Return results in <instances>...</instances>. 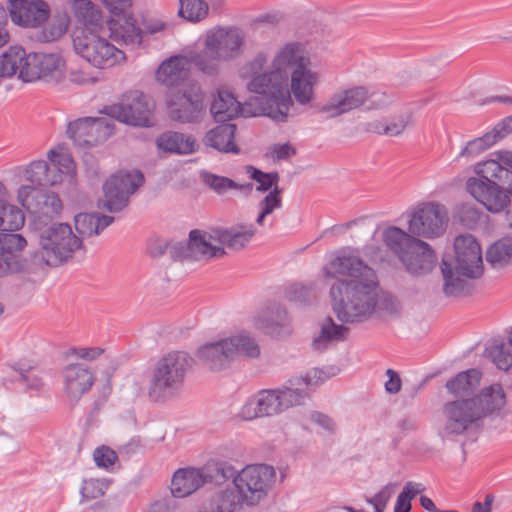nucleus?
Segmentation results:
<instances>
[{
	"instance_id": "nucleus-1",
	"label": "nucleus",
	"mask_w": 512,
	"mask_h": 512,
	"mask_svg": "<svg viewBox=\"0 0 512 512\" xmlns=\"http://www.w3.org/2000/svg\"><path fill=\"white\" fill-rule=\"evenodd\" d=\"M264 53L257 54L240 70L247 88L267 98V116L284 121L292 105L291 93L301 104L314 98L319 74L311 67L309 54L299 43H288L274 55L270 65Z\"/></svg>"
},
{
	"instance_id": "nucleus-2",
	"label": "nucleus",
	"mask_w": 512,
	"mask_h": 512,
	"mask_svg": "<svg viewBox=\"0 0 512 512\" xmlns=\"http://www.w3.org/2000/svg\"><path fill=\"white\" fill-rule=\"evenodd\" d=\"M327 275L336 279L330 296L333 310L341 321H360L372 314L377 303L378 282L370 267L355 256L340 255L329 264Z\"/></svg>"
},
{
	"instance_id": "nucleus-3",
	"label": "nucleus",
	"mask_w": 512,
	"mask_h": 512,
	"mask_svg": "<svg viewBox=\"0 0 512 512\" xmlns=\"http://www.w3.org/2000/svg\"><path fill=\"white\" fill-rule=\"evenodd\" d=\"M75 24L72 42L75 52L92 66L108 69L125 63L126 54L106 38L102 10L91 0H70Z\"/></svg>"
},
{
	"instance_id": "nucleus-4",
	"label": "nucleus",
	"mask_w": 512,
	"mask_h": 512,
	"mask_svg": "<svg viewBox=\"0 0 512 512\" xmlns=\"http://www.w3.org/2000/svg\"><path fill=\"white\" fill-rule=\"evenodd\" d=\"M244 35L238 28L216 26L207 30L203 37L204 49L192 54L194 67L207 76L220 72L222 61H230L243 52Z\"/></svg>"
},
{
	"instance_id": "nucleus-5",
	"label": "nucleus",
	"mask_w": 512,
	"mask_h": 512,
	"mask_svg": "<svg viewBox=\"0 0 512 512\" xmlns=\"http://www.w3.org/2000/svg\"><path fill=\"white\" fill-rule=\"evenodd\" d=\"M503 153H498L497 159L476 163L473 171L478 177H470L466 181L467 192L492 213L502 212L511 201L504 187L499 184L509 170V167L500 160Z\"/></svg>"
},
{
	"instance_id": "nucleus-6",
	"label": "nucleus",
	"mask_w": 512,
	"mask_h": 512,
	"mask_svg": "<svg viewBox=\"0 0 512 512\" xmlns=\"http://www.w3.org/2000/svg\"><path fill=\"white\" fill-rule=\"evenodd\" d=\"M454 249L455 273L446 262L442 264L444 292L448 296H457L464 289V281L456 274L477 278L482 275L484 269L481 246L474 236L470 234L457 236Z\"/></svg>"
},
{
	"instance_id": "nucleus-7",
	"label": "nucleus",
	"mask_w": 512,
	"mask_h": 512,
	"mask_svg": "<svg viewBox=\"0 0 512 512\" xmlns=\"http://www.w3.org/2000/svg\"><path fill=\"white\" fill-rule=\"evenodd\" d=\"M383 240L411 274H426L436 265V255L431 246L398 227L387 228Z\"/></svg>"
},
{
	"instance_id": "nucleus-8",
	"label": "nucleus",
	"mask_w": 512,
	"mask_h": 512,
	"mask_svg": "<svg viewBox=\"0 0 512 512\" xmlns=\"http://www.w3.org/2000/svg\"><path fill=\"white\" fill-rule=\"evenodd\" d=\"M39 238V255L49 266H58L67 261L74 251L81 247V239L70 225L52 223L48 225L42 217L35 221Z\"/></svg>"
},
{
	"instance_id": "nucleus-9",
	"label": "nucleus",
	"mask_w": 512,
	"mask_h": 512,
	"mask_svg": "<svg viewBox=\"0 0 512 512\" xmlns=\"http://www.w3.org/2000/svg\"><path fill=\"white\" fill-rule=\"evenodd\" d=\"M51 165L43 160L30 163L23 171V179L35 188L55 185L68 179H74L76 166L71 155L62 147L51 150L48 154Z\"/></svg>"
},
{
	"instance_id": "nucleus-10",
	"label": "nucleus",
	"mask_w": 512,
	"mask_h": 512,
	"mask_svg": "<svg viewBox=\"0 0 512 512\" xmlns=\"http://www.w3.org/2000/svg\"><path fill=\"white\" fill-rule=\"evenodd\" d=\"M192 363V358L183 351H171L163 355L152 373L150 397L158 399L166 391L181 387Z\"/></svg>"
},
{
	"instance_id": "nucleus-11",
	"label": "nucleus",
	"mask_w": 512,
	"mask_h": 512,
	"mask_svg": "<svg viewBox=\"0 0 512 512\" xmlns=\"http://www.w3.org/2000/svg\"><path fill=\"white\" fill-rule=\"evenodd\" d=\"M260 354L258 344L248 335L240 334L217 343L207 344L200 348L199 357L211 370L226 367L231 360L239 355L257 357Z\"/></svg>"
},
{
	"instance_id": "nucleus-12",
	"label": "nucleus",
	"mask_w": 512,
	"mask_h": 512,
	"mask_svg": "<svg viewBox=\"0 0 512 512\" xmlns=\"http://www.w3.org/2000/svg\"><path fill=\"white\" fill-rule=\"evenodd\" d=\"M449 217L444 205L423 202L415 206L408 221V231L413 237L433 239L444 234Z\"/></svg>"
},
{
	"instance_id": "nucleus-13",
	"label": "nucleus",
	"mask_w": 512,
	"mask_h": 512,
	"mask_svg": "<svg viewBox=\"0 0 512 512\" xmlns=\"http://www.w3.org/2000/svg\"><path fill=\"white\" fill-rule=\"evenodd\" d=\"M132 0H100L101 5L111 14L105 21L108 37L119 45H135L141 42V31L132 16L126 14Z\"/></svg>"
},
{
	"instance_id": "nucleus-14",
	"label": "nucleus",
	"mask_w": 512,
	"mask_h": 512,
	"mask_svg": "<svg viewBox=\"0 0 512 512\" xmlns=\"http://www.w3.org/2000/svg\"><path fill=\"white\" fill-rule=\"evenodd\" d=\"M106 110L110 117L120 122L134 126H151L154 103L140 91H129L118 104L111 105Z\"/></svg>"
},
{
	"instance_id": "nucleus-15",
	"label": "nucleus",
	"mask_w": 512,
	"mask_h": 512,
	"mask_svg": "<svg viewBox=\"0 0 512 512\" xmlns=\"http://www.w3.org/2000/svg\"><path fill=\"white\" fill-rule=\"evenodd\" d=\"M275 479V471L267 465H249L235 477L234 484L250 504L260 501L268 492Z\"/></svg>"
},
{
	"instance_id": "nucleus-16",
	"label": "nucleus",
	"mask_w": 512,
	"mask_h": 512,
	"mask_svg": "<svg viewBox=\"0 0 512 512\" xmlns=\"http://www.w3.org/2000/svg\"><path fill=\"white\" fill-rule=\"evenodd\" d=\"M204 95L196 83H186L180 89L172 90L167 97L170 117L181 122H192L203 109Z\"/></svg>"
},
{
	"instance_id": "nucleus-17",
	"label": "nucleus",
	"mask_w": 512,
	"mask_h": 512,
	"mask_svg": "<svg viewBox=\"0 0 512 512\" xmlns=\"http://www.w3.org/2000/svg\"><path fill=\"white\" fill-rule=\"evenodd\" d=\"M143 182L144 177L139 171H120L112 175L103 187L104 199L102 200V207L111 212L123 209L128 203L129 196Z\"/></svg>"
},
{
	"instance_id": "nucleus-18",
	"label": "nucleus",
	"mask_w": 512,
	"mask_h": 512,
	"mask_svg": "<svg viewBox=\"0 0 512 512\" xmlns=\"http://www.w3.org/2000/svg\"><path fill=\"white\" fill-rule=\"evenodd\" d=\"M216 232L192 230L186 245L178 244L172 247L170 253L180 260H200L221 257L225 254L223 247L218 243Z\"/></svg>"
},
{
	"instance_id": "nucleus-19",
	"label": "nucleus",
	"mask_w": 512,
	"mask_h": 512,
	"mask_svg": "<svg viewBox=\"0 0 512 512\" xmlns=\"http://www.w3.org/2000/svg\"><path fill=\"white\" fill-rule=\"evenodd\" d=\"M268 106L264 107L259 103V98H255L254 102H246L241 104L226 88H220L217 96L211 105V113L216 121L225 122L237 116L253 117L258 115H267Z\"/></svg>"
},
{
	"instance_id": "nucleus-20",
	"label": "nucleus",
	"mask_w": 512,
	"mask_h": 512,
	"mask_svg": "<svg viewBox=\"0 0 512 512\" xmlns=\"http://www.w3.org/2000/svg\"><path fill=\"white\" fill-rule=\"evenodd\" d=\"M443 433L458 435L465 432L472 423L481 418V411L476 407V401L467 399L452 401L443 410Z\"/></svg>"
},
{
	"instance_id": "nucleus-21",
	"label": "nucleus",
	"mask_w": 512,
	"mask_h": 512,
	"mask_svg": "<svg viewBox=\"0 0 512 512\" xmlns=\"http://www.w3.org/2000/svg\"><path fill=\"white\" fill-rule=\"evenodd\" d=\"M69 137L81 147H92L105 141L113 126L107 118H81L69 123Z\"/></svg>"
},
{
	"instance_id": "nucleus-22",
	"label": "nucleus",
	"mask_w": 512,
	"mask_h": 512,
	"mask_svg": "<svg viewBox=\"0 0 512 512\" xmlns=\"http://www.w3.org/2000/svg\"><path fill=\"white\" fill-rule=\"evenodd\" d=\"M11 20L25 28H35L49 19L50 7L43 0H11Z\"/></svg>"
},
{
	"instance_id": "nucleus-23",
	"label": "nucleus",
	"mask_w": 512,
	"mask_h": 512,
	"mask_svg": "<svg viewBox=\"0 0 512 512\" xmlns=\"http://www.w3.org/2000/svg\"><path fill=\"white\" fill-rule=\"evenodd\" d=\"M193 65L192 55H175L163 61L156 71V80L167 87L183 86L188 78L190 66Z\"/></svg>"
},
{
	"instance_id": "nucleus-24",
	"label": "nucleus",
	"mask_w": 512,
	"mask_h": 512,
	"mask_svg": "<svg viewBox=\"0 0 512 512\" xmlns=\"http://www.w3.org/2000/svg\"><path fill=\"white\" fill-rule=\"evenodd\" d=\"M368 91L364 87H353L335 93L320 108L327 117H337L361 106L368 99Z\"/></svg>"
},
{
	"instance_id": "nucleus-25",
	"label": "nucleus",
	"mask_w": 512,
	"mask_h": 512,
	"mask_svg": "<svg viewBox=\"0 0 512 512\" xmlns=\"http://www.w3.org/2000/svg\"><path fill=\"white\" fill-rule=\"evenodd\" d=\"M252 178L258 183L256 187L258 191H268L273 188V190L269 192V194H267L259 204L261 211L256 221L259 225H262L264 218L281 206L282 191L278 187L279 176L277 173H264L259 170H254Z\"/></svg>"
},
{
	"instance_id": "nucleus-26",
	"label": "nucleus",
	"mask_w": 512,
	"mask_h": 512,
	"mask_svg": "<svg viewBox=\"0 0 512 512\" xmlns=\"http://www.w3.org/2000/svg\"><path fill=\"white\" fill-rule=\"evenodd\" d=\"M64 391L73 399L80 398L91 389L94 384V374L86 366L71 364L63 369Z\"/></svg>"
},
{
	"instance_id": "nucleus-27",
	"label": "nucleus",
	"mask_w": 512,
	"mask_h": 512,
	"mask_svg": "<svg viewBox=\"0 0 512 512\" xmlns=\"http://www.w3.org/2000/svg\"><path fill=\"white\" fill-rule=\"evenodd\" d=\"M210 479L203 469L180 468L173 475L171 493L177 498L189 496Z\"/></svg>"
},
{
	"instance_id": "nucleus-28",
	"label": "nucleus",
	"mask_w": 512,
	"mask_h": 512,
	"mask_svg": "<svg viewBox=\"0 0 512 512\" xmlns=\"http://www.w3.org/2000/svg\"><path fill=\"white\" fill-rule=\"evenodd\" d=\"M256 326L265 333L274 337H280L291 333L287 313L279 307L263 310L259 315Z\"/></svg>"
},
{
	"instance_id": "nucleus-29",
	"label": "nucleus",
	"mask_w": 512,
	"mask_h": 512,
	"mask_svg": "<svg viewBox=\"0 0 512 512\" xmlns=\"http://www.w3.org/2000/svg\"><path fill=\"white\" fill-rule=\"evenodd\" d=\"M236 125L226 123L210 130L205 137V143L220 152L238 153V146L234 142Z\"/></svg>"
},
{
	"instance_id": "nucleus-30",
	"label": "nucleus",
	"mask_w": 512,
	"mask_h": 512,
	"mask_svg": "<svg viewBox=\"0 0 512 512\" xmlns=\"http://www.w3.org/2000/svg\"><path fill=\"white\" fill-rule=\"evenodd\" d=\"M473 400L476 401L477 409L481 411V417L502 409L507 403L506 393L500 384H492Z\"/></svg>"
},
{
	"instance_id": "nucleus-31",
	"label": "nucleus",
	"mask_w": 512,
	"mask_h": 512,
	"mask_svg": "<svg viewBox=\"0 0 512 512\" xmlns=\"http://www.w3.org/2000/svg\"><path fill=\"white\" fill-rule=\"evenodd\" d=\"M157 145L160 149L179 154H189L196 150V142L190 137L177 132H167L162 134Z\"/></svg>"
},
{
	"instance_id": "nucleus-32",
	"label": "nucleus",
	"mask_w": 512,
	"mask_h": 512,
	"mask_svg": "<svg viewBox=\"0 0 512 512\" xmlns=\"http://www.w3.org/2000/svg\"><path fill=\"white\" fill-rule=\"evenodd\" d=\"M27 246L26 239L15 233H0V257L8 260H19L20 267L24 269L25 259L21 256V252Z\"/></svg>"
},
{
	"instance_id": "nucleus-33",
	"label": "nucleus",
	"mask_w": 512,
	"mask_h": 512,
	"mask_svg": "<svg viewBox=\"0 0 512 512\" xmlns=\"http://www.w3.org/2000/svg\"><path fill=\"white\" fill-rule=\"evenodd\" d=\"M480 379L481 373L477 369H470L448 381L446 387L455 396H468L479 386Z\"/></svg>"
},
{
	"instance_id": "nucleus-34",
	"label": "nucleus",
	"mask_w": 512,
	"mask_h": 512,
	"mask_svg": "<svg viewBox=\"0 0 512 512\" xmlns=\"http://www.w3.org/2000/svg\"><path fill=\"white\" fill-rule=\"evenodd\" d=\"M113 221L109 216L81 213L75 216V228L81 236H92L107 227Z\"/></svg>"
},
{
	"instance_id": "nucleus-35",
	"label": "nucleus",
	"mask_w": 512,
	"mask_h": 512,
	"mask_svg": "<svg viewBox=\"0 0 512 512\" xmlns=\"http://www.w3.org/2000/svg\"><path fill=\"white\" fill-rule=\"evenodd\" d=\"M486 260L495 268L512 264V238L504 237L493 243L487 249Z\"/></svg>"
},
{
	"instance_id": "nucleus-36",
	"label": "nucleus",
	"mask_w": 512,
	"mask_h": 512,
	"mask_svg": "<svg viewBox=\"0 0 512 512\" xmlns=\"http://www.w3.org/2000/svg\"><path fill=\"white\" fill-rule=\"evenodd\" d=\"M66 62L58 54L40 53L39 80H58L65 71Z\"/></svg>"
},
{
	"instance_id": "nucleus-37",
	"label": "nucleus",
	"mask_w": 512,
	"mask_h": 512,
	"mask_svg": "<svg viewBox=\"0 0 512 512\" xmlns=\"http://www.w3.org/2000/svg\"><path fill=\"white\" fill-rule=\"evenodd\" d=\"M70 16L66 12L55 14L43 27L38 38L43 42L60 39L68 31Z\"/></svg>"
},
{
	"instance_id": "nucleus-38",
	"label": "nucleus",
	"mask_w": 512,
	"mask_h": 512,
	"mask_svg": "<svg viewBox=\"0 0 512 512\" xmlns=\"http://www.w3.org/2000/svg\"><path fill=\"white\" fill-rule=\"evenodd\" d=\"M25 215L15 205L7 203V200L0 204V230L17 231L23 227Z\"/></svg>"
},
{
	"instance_id": "nucleus-39",
	"label": "nucleus",
	"mask_w": 512,
	"mask_h": 512,
	"mask_svg": "<svg viewBox=\"0 0 512 512\" xmlns=\"http://www.w3.org/2000/svg\"><path fill=\"white\" fill-rule=\"evenodd\" d=\"M25 50L22 47H10L0 59V77H11L20 74Z\"/></svg>"
},
{
	"instance_id": "nucleus-40",
	"label": "nucleus",
	"mask_w": 512,
	"mask_h": 512,
	"mask_svg": "<svg viewBox=\"0 0 512 512\" xmlns=\"http://www.w3.org/2000/svg\"><path fill=\"white\" fill-rule=\"evenodd\" d=\"M179 15L190 22H200L209 13V6L204 0H179Z\"/></svg>"
},
{
	"instance_id": "nucleus-41",
	"label": "nucleus",
	"mask_w": 512,
	"mask_h": 512,
	"mask_svg": "<svg viewBox=\"0 0 512 512\" xmlns=\"http://www.w3.org/2000/svg\"><path fill=\"white\" fill-rule=\"evenodd\" d=\"M254 236V230L248 229L244 231H222L217 230L216 237L218 238V243L221 246L232 248V249H240L248 243L251 238Z\"/></svg>"
},
{
	"instance_id": "nucleus-42",
	"label": "nucleus",
	"mask_w": 512,
	"mask_h": 512,
	"mask_svg": "<svg viewBox=\"0 0 512 512\" xmlns=\"http://www.w3.org/2000/svg\"><path fill=\"white\" fill-rule=\"evenodd\" d=\"M255 401L262 416H270L282 411L281 400H279L276 390L261 391Z\"/></svg>"
},
{
	"instance_id": "nucleus-43",
	"label": "nucleus",
	"mask_w": 512,
	"mask_h": 512,
	"mask_svg": "<svg viewBox=\"0 0 512 512\" xmlns=\"http://www.w3.org/2000/svg\"><path fill=\"white\" fill-rule=\"evenodd\" d=\"M40 53L25 52V59L22 62L19 78L23 82H35L39 80Z\"/></svg>"
},
{
	"instance_id": "nucleus-44",
	"label": "nucleus",
	"mask_w": 512,
	"mask_h": 512,
	"mask_svg": "<svg viewBox=\"0 0 512 512\" xmlns=\"http://www.w3.org/2000/svg\"><path fill=\"white\" fill-rule=\"evenodd\" d=\"M424 489V486L420 483L408 482L397 498L394 512H409L411 510V500Z\"/></svg>"
},
{
	"instance_id": "nucleus-45",
	"label": "nucleus",
	"mask_w": 512,
	"mask_h": 512,
	"mask_svg": "<svg viewBox=\"0 0 512 512\" xmlns=\"http://www.w3.org/2000/svg\"><path fill=\"white\" fill-rule=\"evenodd\" d=\"M348 329L342 325H336L331 318L322 326L321 336L314 340L316 348H320L322 341L343 340L346 337Z\"/></svg>"
},
{
	"instance_id": "nucleus-46",
	"label": "nucleus",
	"mask_w": 512,
	"mask_h": 512,
	"mask_svg": "<svg viewBox=\"0 0 512 512\" xmlns=\"http://www.w3.org/2000/svg\"><path fill=\"white\" fill-rule=\"evenodd\" d=\"M407 123L408 119L406 117L399 116L388 124L382 122L370 123L369 130L378 134L395 136L400 134L405 129Z\"/></svg>"
},
{
	"instance_id": "nucleus-47",
	"label": "nucleus",
	"mask_w": 512,
	"mask_h": 512,
	"mask_svg": "<svg viewBox=\"0 0 512 512\" xmlns=\"http://www.w3.org/2000/svg\"><path fill=\"white\" fill-rule=\"evenodd\" d=\"M241 495L233 489L221 491L213 500L218 512H233L240 503Z\"/></svg>"
},
{
	"instance_id": "nucleus-48",
	"label": "nucleus",
	"mask_w": 512,
	"mask_h": 512,
	"mask_svg": "<svg viewBox=\"0 0 512 512\" xmlns=\"http://www.w3.org/2000/svg\"><path fill=\"white\" fill-rule=\"evenodd\" d=\"M488 352L498 369L508 371L512 367V353L504 344L493 345Z\"/></svg>"
},
{
	"instance_id": "nucleus-49",
	"label": "nucleus",
	"mask_w": 512,
	"mask_h": 512,
	"mask_svg": "<svg viewBox=\"0 0 512 512\" xmlns=\"http://www.w3.org/2000/svg\"><path fill=\"white\" fill-rule=\"evenodd\" d=\"M204 183L218 193H223L227 189L236 188V184L229 178L218 176L211 173H203Z\"/></svg>"
},
{
	"instance_id": "nucleus-50",
	"label": "nucleus",
	"mask_w": 512,
	"mask_h": 512,
	"mask_svg": "<svg viewBox=\"0 0 512 512\" xmlns=\"http://www.w3.org/2000/svg\"><path fill=\"white\" fill-rule=\"evenodd\" d=\"M93 458L99 467L110 468L118 461V456L114 450L108 446H101L95 449Z\"/></svg>"
},
{
	"instance_id": "nucleus-51",
	"label": "nucleus",
	"mask_w": 512,
	"mask_h": 512,
	"mask_svg": "<svg viewBox=\"0 0 512 512\" xmlns=\"http://www.w3.org/2000/svg\"><path fill=\"white\" fill-rule=\"evenodd\" d=\"M279 400H281V408L286 409L290 406L301 403L303 396L292 388H286L285 390H276Z\"/></svg>"
},
{
	"instance_id": "nucleus-52",
	"label": "nucleus",
	"mask_w": 512,
	"mask_h": 512,
	"mask_svg": "<svg viewBox=\"0 0 512 512\" xmlns=\"http://www.w3.org/2000/svg\"><path fill=\"white\" fill-rule=\"evenodd\" d=\"M490 137L485 136L483 138L475 139L467 144L462 152L464 156H474L485 151L490 145Z\"/></svg>"
},
{
	"instance_id": "nucleus-53",
	"label": "nucleus",
	"mask_w": 512,
	"mask_h": 512,
	"mask_svg": "<svg viewBox=\"0 0 512 512\" xmlns=\"http://www.w3.org/2000/svg\"><path fill=\"white\" fill-rule=\"evenodd\" d=\"M103 350L98 347H79L69 350V354L85 360H94L102 354Z\"/></svg>"
},
{
	"instance_id": "nucleus-54",
	"label": "nucleus",
	"mask_w": 512,
	"mask_h": 512,
	"mask_svg": "<svg viewBox=\"0 0 512 512\" xmlns=\"http://www.w3.org/2000/svg\"><path fill=\"white\" fill-rule=\"evenodd\" d=\"M392 491L389 487L383 488L376 494L369 502L374 506L376 512H383L389 499L391 498Z\"/></svg>"
},
{
	"instance_id": "nucleus-55",
	"label": "nucleus",
	"mask_w": 512,
	"mask_h": 512,
	"mask_svg": "<svg viewBox=\"0 0 512 512\" xmlns=\"http://www.w3.org/2000/svg\"><path fill=\"white\" fill-rule=\"evenodd\" d=\"M82 494L86 498H97L103 494L102 484L98 480H86L82 487Z\"/></svg>"
},
{
	"instance_id": "nucleus-56",
	"label": "nucleus",
	"mask_w": 512,
	"mask_h": 512,
	"mask_svg": "<svg viewBox=\"0 0 512 512\" xmlns=\"http://www.w3.org/2000/svg\"><path fill=\"white\" fill-rule=\"evenodd\" d=\"M388 381L385 383V389L390 394H396L401 390L402 381L397 372L392 369L386 371Z\"/></svg>"
},
{
	"instance_id": "nucleus-57",
	"label": "nucleus",
	"mask_w": 512,
	"mask_h": 512,
	"mask_svg": "<svg viewBox=\"0 0 512 512\" xmlns=\"http://www.w3.org/2000/svg\"><path fill=\"white\" fill-rule=\"evenodd\" d=\"M19 260H8L0 257V277H5L9 274L18 273L22 271Z\"/></svg>"
},
{
	"instance_id": "nucleus-58",
	"label": "nucleus",
	"mask_w": 512,
	"mask_h": 512,
	"mask_svg": "<svg viewBox=\"0 0 512 512\" xmlns=\"http://www.w3.org/2000/svg\"><path fill=\"white\" fill-rule=\"evenodd\" d=\"M44 214L47 215L49 213L51 214H59L62 210V202L58 195L56 194H49L46 196V199L44 201Z\"/></svg>"
},
{
	"instance_id": "nucleus-59",
	"label": "nucleus",
	"mask_w": 512,
	"mask_h": 512,
	"mask_svg": "<svg viewBox=\"0 0 512 512\" xmlns=\"http://www.w3.org/2000/svg\"><path fill=\"white\" fill-rule=\"evenodd\" d=\"M240 416L243 420H252L260 415V409L256 404L255 398L250 399L241 409Z\"/></svg>"
},
{
	"instance_id": "nucleus-60",
	"label": "nucleus",
	"mask_w": 512,
	"mask_h": 512,
	"mask_svg": "<svg viewBox=\"0 0 512 512\" xmlns=\"http://www.w3.org/2000/svg\"><path fill=\"white\" fill-rule=\"evenodd\" d=\"M310 419L313 423L323 427L327 431L334 430V422L327 415H324L319 412H314L311 414Z\"/></svg>"
},
{
	"instance_id": "nucleus-61",
	"label": "nucleus",
	"mask_w": 512,
	"mask_h": 512,
	"mask_svg": "<svg viewBox=\"0 0 512 512\" xmlns=\"http://www.w3.org/2000/svg\"><path fill=\"white\" fill-rule=\"evenodd\" d=\"M296 153L295 148L289 144L277 145L273 149V157L282 160L288 159Z\"/></svg>"
},
{
	"instance_id": "nucleus-62",
	"label": "nucleus",
	"mask_w": 512,
	"mask_h": 512,
	"mask_svg": "<svg viewBox=\"0 0 512 512\" xmlns=\"http://www.w3.org/2000/svg\"><path fill=\"white\" fill-rule=\"evenodd\" d=\"M493 501L494 496L492 494H487L483 503L475 502L473 504L471 512H491Z\"/></svg>"
},
{
	"instance_id": "nucleus-63",
	"label": "nucleus",
	"mask_w": 512,
	"mask_h": 512,
	"mask_svg": "<svg viewBox=\"0 0 512 512\" xmlns=\"http://www.w3.org/2000/svg\"><path fill=\"white\" fill-rule=\"evenodd\" d=\"M70 81L74 82L76 84L83 85V84L92 83L94 80L87 73L80 71V70H76V71H71Z\"/></svg>"
},
{
	"instance_id": "nucleus-64",
	"label": "nucleus",
	"mask_w": 512,
	"mask_h": 512,
	"mask_svg": "<svg viewBox=\"0 0 512 512\" xmlns=\"http://www.w3.org/2000/svg\"><path fill=\"white\" fill-rule=\"evenodd\" d=\"M35 189L34 186L30 185H22L18 190V201L22 206L26 207L28 205V198L32 191Z\"/></svg>"
}]
</instances>
